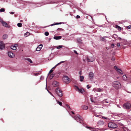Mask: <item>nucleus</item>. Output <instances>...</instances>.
Returning <instances> with one entry per match:
<instances>
[{
  "mask_svg": "<svg viewBox=\"0 0 131 131\" xmlns=\"http://www.w3.org/2000/svg\"><path fill=\"white\" fill-rule=\"evenodd\" d=\"M112 86L115 89L117 90L121 88V84L119 82L115 81L113 82Z\"/></svg>",
  "mask_w": 131,
  "mask_h": 131,
  "instance_id": "f257e3e1",
  "label": "nucleus"
},
{
  "mask_svg": "<svg viewBox=\"0 0 131 131\" xmlns=\"http://www.w3.org/2000/svg\"><path fill=\"white\" fill-rule=\"evenodd\" d=\"M72 116L78 122H79L80 123L83 122V120L82 118L79 114H77L76 116Z\"/></svg>",
  "mask_w": 131,
  "mask_h": 131,
  "instance_id": "f03ea898",
  "label": "nucleus"
},
{
  "mask_svg": "<svg viewBox=\"0 0 131 131\" xmlns=\"http://www.w3.org/2000/svg\"><path fill=\"white\" fill-rule=\"evenodd\" d=\"M55 92L59 96L61 97L62 96V91L60 88H57L55 90Z\"/></svg>",
  "mask_w": 131,
  "mask_h": 131,
  "instance_id": "7ed1b4c3",
  "label": "nucleus"
},
{
  "mask_svg": "<svg viewBox=\"0 0 131 131\" xmlns=\"http://www.w3.org/2000/svg\"><path fill=\"white\" fill-rule=\"evenodd\" d=\"M63 80L65 83L68 84L70 82V79L67 76H64L62 78Z\"/></svg>",
  "mask_w": 131,
  "mask_h": 131,
  "instance_id": "20e7f679",
  "label": "nucleus"
},
{
  "mask_svg": "<svg viewBox=\"0 0 131 131\" xmlns=\"http://www.w3.org/2000/svg\"><path fill=\"white\" fill-rule=\"evenodd\" d=\"M108 126L109 128L114 129L116 128L117 126L115 123L113 122H110L108 124Z\"/></svg>",
  "mask_w": 131,
  "mask_h": 131,
  "instance_id": "39448f33",
  "label": "nucleus"
},
{
  "mask_svg": "<svg viewBox=\"0 0 131 131\" xmlns=\"http://www.w3.org/2000/svg\"><path fill=\"white\" fill-rule=\"evenodd\" d=\"M130 104L129 103H125L123 105V107L126 109H129L130 107Z\"/></svg>",
  "mask_w": 131,
  "mask_h": 131,
  "instance_id": "423d86ee",
  "label": "nucleus"
},
{
  "mask_svg": "<svg viewBox=\"0 0 131 131\" xmlns=\"http://www.w3.org/2000/svg\"><path fill=\"white\" fill-rule=\"evenodd\" d=\"M87 61L89 62H91L95 60V59L92 57H88L87 58Z\"/></svg>",
  "mask_w": 131,
  "mask_h": 131,
  "instance_id": "0eeeda50",
  "label": "nucleus"
},
{
  "mask_svg": "<svg viewBox=\"0 0 131 131\" xmlns=\"http://www.w3.org/2000/svg\"><path fill=\"white\" fill-rule=\"evenodd\" d=\"M5 47V45L2 41H0V49H3Z\"/></svg>",
  "mask_w": 131,
  "mask_h": 131,
  "instance_id": "6e6552de",
  "label": "nucleus"
},
{
  "mask_svg": "<svg viewBox=\"0 0 131 131\" xmlns=\"http://www.w3.org/2000/svg\"><path fill=\"white\" fill-rule=\"evenodd\" d=\"M52 85L54 87H57L59 85V83L58 82L54 81H53Z\"/></svg>",
  "mask_w": 131,
  "mask_h": 131,
  "instance_id": "1a4fd4ad",
  "label": "nucleus"
},
{
  "mask_svg": "<svg viewBox=\"0 0 131 131\" xmlns=\"http://www.w3.org/2000/svg\"><path fill=\"white\" fill-rule=\"evenodd\" d=\"M8 55L9 57L11 58H13L14 57L15 55L11 52H8Z\"/></svg>",
  "mask_w": 131,
  "mask_h": 131,
  "instance_id": "9d476101",
  "label": "nucleus"
},
{
  "mask_svg": "<svg viewBox=\"0 0 131 131\" xmlns=\"http://www.w3.org/2000/svg\"><path fill=\"white\" fill-rule=\"evenodd\" d=\"M0 21L3 26L6 27H8V25L5 22L2 20H1Z\"/></svg>",
  "mask_w": 131,
  "mask_h": 131,
  "instance_id": "9b49d317",
  "label": "nucleus"
},
{
  "mask_svg": "<svg viewBox=\"0 0 131 131\" xmlns=\"http://www.w3.org/2000/svg\"><path fill=\"white\" fill-rule=\"evenodd\" d=\"M74 86L75 87L76 89H77L79 92L81 93H82L84 92V90L83 89H80L77 86Z\"/></svg>",
  "mask_w": 131,
  "mask_h": 131,
  "instance_id": "f8f14e48",
  "label": "nucleus"
},
{
  "mask_svg": "<svg viewBox=\"0 0 131 131\" xmlns=\"http://www.w3.org/2000/svg\"><path fill=\"white\" fill-rule=\"evenodd\" d=\"M43 46L42 44H40L39 45L38 47L36 48V51H40L41 49L42 48Z\"/></svg>",
  "mask_w": 131,
  "mask_h": 131,
  "instance_id": "ddd939ff",
  "label": "nucleus"
},
{
  "mask_svg": "<svg viewBox=\"0 0 131 131\" xmlns=\"http://www.w3.org/2000/svg\"><path fill=\"white\" fill-rule=\"evenodd\" d=\"M89 77L90 79H91L94 76V74L92 72H90L89 74Z\"/></svg>",
  "mask_w": 131,
  "mask_h": 131,
  "instance_id": "4468645a",
  "label": "nucleus"
},
{
  "mask_svg": "<svg viewBox=\"0 0 131 131\" xmlns=\"http://www.w3.org/2000/svg\"><path fill=\"white\" fill-rule=\"evenodd\" d=\"M62 38V37L60 36H55L53 37V39L56 40H59L61 39Z\"/></svg>",
  "mask_w": 131,
  "mask_h": 131,
  "instance_id": "2eb2a0df",
  "label": "nucleus"
},
{
  "mask_svg": "<svg viewBox=\"0 0 131 131\" xmlns=\"http://www.w3.org/2000/svg\"><path fill=\"white\" fill-rule=\"evenodd\" d=\"M64 61H61V62H60V63H58L54 67H53L52 68V69H55L56 67L58 66V65L60 64L61 63H64Z\"/></svg>",
  "mask_w": 131,
  "mask_h": 131,
  "instance_id": "dca6fc26",
  "label": "nucleus"
},
{
  "mask_svg": "<svg viewBox=\"0 0 131 131\" xmlns=\"http://www.w3.org/2000/svg\"><path fill=\"white\" fill-rule=\"evenodd\" d=\"M13 50H15L17 49L16 46H12L10 47Z\"/></svg>",
  "mask_w": 131,
  "mask_h": 131,
  "instance_id": "f3484780",
  "label": "nucleus"
},
{
  "mask_svg": "<svg viewBox=\"0 0 131 131\" xmlns=\"http://www.w3.org/2000/svg\"><path fill=\"white\" fill-rule=\"evenodd\" d=\"M24 59H25L26 60H27L29 62H30L31 63H32V60H31V59L29 58H25Z\"/></svg>",
  "mask_w": 131,
  "mask_h": 131,
  "instance_id": "a211bd4d",
  "label": "nucleus"
},
{
  "mask_svg": "<svg viewBox=\"0 0 131 131\" xmlns=\"http://www.w3.org/2000/svg\"><path fill=\"white\" fill-rule=\"evenodd\" d=\"M82 108L83 110H86L88 109V107L86 106L83 105L82 106Z\"/></svg>",
  "mask_w": 131,
  "mask_h": 131,
  "instance_id": "6ab92c4d",
  "label": "nucleus"
},
{
  "mask_svg": "<svg viewBox=\"0 0 131 131\" xmlns=\"http://www.w3.org/2000/svg\"><path fill=\"white\" fill-rule=\"evenodd\" d=\"M77 40L78 43H82V40L80 38H78L77 39Z\"/></svg>",
  "mask_w": 131,
  "mask_h": 131,
  "instance_id": "aec40b11",
  "label": "nucleus"
},
{
  "mask_svg": "<svg viewBox=\"0 0 131 131\" xmlns=\"http://www.w3.org/2000/svg\"><path fill=\"white\" fill-rule=\"evenodd\" d=\"M123 78L124 80L126 81L127 80V77L126 75H124L123 76Z\"/></svg>",
  "mask_w": 131,
  "mask_h": 131,
  "instance_id": "412c9836",
  "label": "nucleus"
},
{
  "mask_svg": "<svg viewBox=\"0 0 131 131\" xmlns=\"http://www.w3.org/2000/svg\"><path fill=\"white\" fill-rule=\"evenodd\" d=\"M116 28H117L119 30H121V28L119 26L116 25Z\"/></svg>",
  "mask_w": 131,
  "mask_h": 131,
  "instance_id": "4be33fe9",
  "label": "nucleus"
},
{
  "mask_svg": "<svg viewBox=\"0 0 131 131\" xmlns=\"http://www.w3.org/2000/svg\"><path fill=\"white\" fill-rule=\"evenodd\" d=\"M80 81H82L84 79V77L83 76H80Z\"/></svg>",
  "mask_w": 131,
  "mask_h": 131,
  "instance_id": "5701e85b",
  "label": "nucleus"
},
{
  "mask_svg": "<svg viewBox=\"0 0 131 131\" xmlns=\"http://www.w3.org/2000/svg\"><path fill=\"white\" fill-rule=\"evenodd\" d=\"M54 73H53L50 76V78L52 79L54 76Z\"/></svg>",
  "mask_w": 131,
  "mask_h": 131,
  "instance_id": "b1692460",
  "label": "nucleus"
},
{
  "mask_svg": "<svg viewBox=\"0 0 131 131\" xmlns=\"http://www.w3.org/2000/svg\"><path fill=\"white\" fill-rule=\"evenodd\" d=\"M3 39H6L7 37V35H3Z\"/></svg>",
  "mask_w": 131,
  "mask_h": 131,
  "instance_id": "393cba45",
  "label": "nucleus"
},
{
  "mask_svg": "<svg viewBox=\"0 0 131 131\" xmlns=\"http://www.w3.org/2000/svg\"><path fill=\"white\" fill-rule=\"evenodd\" d=\"M30 35L29 33L28 32H27L25 33L24 34L25 36V37H27V36H29Z\"/></svg>",
  "mask_w": 131,
  "mask_h": 131,
  "instance_id": "a878e982",
  "label": "nucleus"
},
{
  "mask_svg": "<svg viewBox=\"0 0 131 131\" xmlns=\"http://www.w3.org/2000/svg\"><path fill=\"white\" fill-rule=\"evenodd\" d=\"M17 25L18 27H21L22 26V24L20 23H19L17 24Z\"/></svg>",
  "mask_w": 131,
  "mask_h": 131,
  "instance_id": "bb28decb",
  "label": "nucleus"
},
{
  "mask_svg": "<svg viewBox=\"0 0 131 131\" xmlns=\"http://www.w3.org/2000/svg\"><path fill=\"white\" fill-rule=\"evenodd\" d=\"M63 46L61 45L58 46L56 48L57 49H60L61 48H62Z\"/></svg>",
  "mask_w": 131,
  "mask_h": 131,
  "instance_id": "cd10ccee",
  "label": "nucleus"
},
{
  "mask_svg": "<svg viewBox=\"0 0 131 131\" xmlns=\"http://www.w3.org/2000/svg\"><path fill=\"white\" fill-rule=\"evenodd\" d=\"M117 71L120 74L122 73V70L120 69H118Z\"/></svg>",
  "mask_w": 131,
  "mask_h": 131,
  "instance_id": "c85d7f7f",
  "label": "nucleus"
},
{
  "mask_svg": "<svg viewBox=\"0 0 131 131\" xmlns=\"http://www.w3.org/2000/svg\"><path fill=\"white\" fill-rule=\"evenodd\" d=\"M53 69H52L49 72L48 74H50L51 73H52L53 72Z\"/></svg>",
  "mask_w": 131,
  "mask_h": 131,
  "instance_id": "c756f323",
  "label": "nucleus"
},
{
  "mask_svg": "<svg viewBox=\"0 0 131 131\" xmlns=\"http://www.w3.org/2000/svg\"><path fill=\"white\" fill-rule=\"evenodd\" d=\"M5 11V9L4 8H2L0 9V12H2Z\"/></svg>",
  "mask_w": 131,
  "mask_h": 131,
  "instance_id": "7c9ffc66",
  "label": "nucleus"
},
{
  "mask_svg": "<svg viewBox=\"0 0 131 131\" xmlns=\"http://www.w3.org/2000/svg\"><path fill=\"white\" fill-rule=\"evenodd\" d=\"M45 35L46 36H48L49 35V33L47 31L45 33Z\"/></svg>",
  "mask_w": 131,
  "mask_h": 131,
  "instance_id": "2f4dec72",
  "label": "nucleus"
},
{
  "mask_svg": "<svg viewBox=\"0 0 131 131\" xmlns=\"http://www.w3.org/2000/svg\"><path fill=\"white\" fill-rule=\"evenodd\" d=\"M57 102L58 103L60 106H61L62 105V103L61 102H60L59 101H57Z\"/></svg>",
  "mask_w": 131,
  "mask_h": 131,
  "instance_id": "473e14b6",
  "label": "nucleus"
},
{
  "mask_svg": "<svg viewBox=\"0 0 131 131\" xmlns=\"http://www.w3.org/2000/svg\"><path fill=\"white\" fill-rule=\"evenodd\" d=\"M102 91V90L101 89L99 88V89H97V91H99V92H101Z\"/></svg>",
  "mask_w": 131,
  "mask_h": 131,
  "instance_id": "72a5a7b5",
  "label": "nucleus"
},
{
  "mask_svg": "<svg viewBox=\"0 0 131 131\" xmlns=\"http://www.w3.org/2000/svg\"><path fill=\"white\" fill-rule=\"evenodd\" d=\"M57 30L59 31H62L63 30V29L61 28H59Z\"/></svg>",
  "mask_w": 131,
  "mask_h": 131,
  "instance_id": "f704fd0d",
  "label": "nucleus"
},
{
  "mask_svg": "<svg viewBox=\"0 0 131 131\" xmlns=\"http://www.w3.org/2000/svg\"><path fill=\"white\" fill-rule=\"evenodd\" d=\"M126 27L128 29H131V25L129 26H127Z\"/></svg>",
  "mask_w": 131,
  "mask_h": 131,
  "instance_id": "c9c22d12",
  "label": "nucleus"
},
{
  "mask_svg": "<svg viewBox=\"0 0 131 131\" xmlns=\"http://www.w3.org/2000/svg\"><path fill=\"white\" fill-rule=\"evenodd\" d=\"M40 74V73H34V74L36 76H37L38 75H39V74Z\"/></svg>",
  "mask_w": 131,
  "mask_h": 131,
  "instance_id": "e433bc0d",
  "label": "nucleus"
},
{
  "mask_svg": "<svg viewBox=\"0 0 131 131\" xmlns=\"http://www.w3.org/2000/svg\"><path fill=\"white\" fill-rule=\"evenodd\" d=\"M114 68L116 70V71H117V69H119L118 68H117V66H115L114 67Z\"/></svg>",
  "mask_w": 131,
  "mask_h": 131,
  "instance_id": "4c0bfd02",
  "label": "nucleus"
},
{
  "mask_svg": "<svg viewBox=\"0 0 131 131\" xmlns=\"http://www.w3.org/2000/svg\"><path fill=\"white\" fill-rule=\"evenodd\" d=\"M94 115L96 117H100V116H101V115H96V114H95Z\"/></svg>",
  "mask_w": 131,
  "mask_h": 131,
  "instance_id": "58836bf2",
  "label": "nucleus"
},
{
  "mask_svg": "<svg viewBox=\"0 0 131 131\" xmlns=\"http://www.w3.org/2000/svg\"><path fill=\"white\" fill-rule=\"evenodd\" d=\"M86 127L87 128H88V129H93V128L92 127H88V126H86Z\"/></svg>",
  "mask_w": 131,
  "mask_h": 131,
  "instance_id": "ea45409f",
  "label": "nucleus"
},
{
  "mask_svg": "<svg viewBox=\"0 0 131 131\" xmlns=\"http://www.w3.org/2000/svg\"><path fill=\"white\" fill-rule=\"evenodd\" d=\"M111 60L113 61H114L115 60V58L114 57H112L111 58Z\"/></svg>",
  "mask_w": 131,
  "mask_h": 131,
  "instance_id": "a19ab883",
  "label": "nucleus"
},
{
  "mask_svg": "<svg viewBox=\"0 0 131 131\" xmlns=\"http://www.w3.org/2000/svg\"><path fill=\"white\" fill-rule=\"evenodd\" d=\"M120 43H118L117 44V46L118 47H119L120 46Z\"/></svg>",
  "mask_w": 131,
  "mask_h": 131,
  "instance_id": "79ce46f5",
  "label": "nucleus"
},
{
  "mask_svg": "<svg viewBox=\"0 0 131 131\" xmlns=\"http://www.w3.org/2000/svg\"><path fill=\"white\" fill-rule=\"evenodd\" d=\"M76 18L77 19L79 18H80V17L79 16L77 15V16Z\"/></svg>",
  "mask_w": 131,
  "mask_h": 131,
  "instance_id": "37998d69",
  "label": "nucleus"
},
{
  "mask_svg": "<svg viewBox=\"0 0 131 131\" xmlns=\"http://www.w3.org/2000/svg\"><path fill=\"white\" fill-rule=\"evenodd\" d=\"M61 23H61V22H60V23H56V25H57L61 24Z\"/></svg>",
  "mask_w": 131,
  "mask_h": 131,
  "instance_id": "c03bdc74",
  "label": "nucleus"
},
{
  "mask_svg": "<svg viewBox=\"0 0 131 131\" xmlns=\"http://www.w3.org/2000/svg\"><path fill=\"white\" fill-rule=\"evenodd\" d=\"M73 51L74 53H75L76 54H78L77 52V51L76 50H74Z\"/></svg>",
  "mask_w": 131,
  "mask_h": 131,
  "instance_id": "a18cd8bd",
  "label": "nucleus"
},
{
  "mask_svg": "<svg viewBox=\"0 0 131 131\" xmlns=\"http://www.w3.org/2000/svg\"><path fill=\"white\" fill-rule=\"evenodd\" d=\"M66 106H67V107L68 108H69L70 109H71V108H70V107L69 105H68V104H66Z\"/></svg>",
  "mask_w": 131,
  "mask_h": 131,
  "instance_id": "49530a36",
  "label": "nucleus"
},
{
  "mask_svg": "<svg viewBox=\"0 0 131 131\" xmlns=\"http://www.w3.org/2000/svg\"><path fill=\"white\" fill-rule=\"evenodd\" d=\"M104 101L106 103H108V102L107 101V100H105Z\"/></svg>",
  "mask_w": 131,
  "mask_h": 131,
  "instance_id": "de8ad7c7",
  "label": "nucleus"
},
{
  "mask_svg": "<svg viewBox=\"0 0 131 131\" xmlns=\"http://www.w3.org/2000/svg\"><path fill=\"white\" fill-rule=\"evenodd\" d=\"M9 13L10 14H14V12H10Z\"/></svg>",
  "mask_w": 131,
  "mask_h": 131,
  "instance_id": "09e8293b",
  "label": "nucleus"
},
{
  "mask_svg": "<svg viewBox=\"0 0 131 131\" xmlns=\"http://www.w3.org/2000/svg\"><path fill=\"white\" fill-rule=\"evenodd\" d=\"M89 85H87V88L88 89H89L90 88V86H88Z\"/></svg>",
  "mask_w": 131,
  "mask_h": 131,
  "instance_id": "8fccbe9b",
  "label": "nucleus"
},
{
  "mask_svg": "<svg viewBox=\"0 0 131 131\" xmlns=\"http://www.w3.org/2000/svg\"><path fill=\"white\" fill-rule=\"evenodd\" d=\"M91 100L92 102H94V101H93V99L92 98H91Z\"/></svg>",
  "mask_w": 131,
  "mask_h": 131,
  "instance_id": "3c124183",
  "label": "nucleus"
},
{
  "mask_svg": "<svg viewBox=\"0 0 131 131\" xmlns=\"http://www.w3.org/2000/svg\"><path fill=\"white\" fill-rule=\"evenodd\" d=\"M56 25V23L55 24H51V26H52L54 25Z\"/></svg>",
  "mask_w": 131,
  "mask_h": 131,
  "instance_id": "603ef678",
  "label": "nucleus"
},
{
  "mask_svg": "<svg viewBox=\"0 0 131 131\" xmlns=\"http://www.w3.org/2000/svg\"><path fill=\"white\" fill-rule=\"evenodd\" d=\"M43 77H41V78H40V79H43Z\"/></svg>",
  "mask_w": 131,
  "mask_h": 131,
  "instance_id": "864d4df0",
  "label": "nucleus"
},
{
  "mask_svg": "<svg viewBox=\"0 0 131 131\" xmlns=\"http://www.w3.org/2000/svg\"><path fill=\"white\" fill-rule=\"evenodd\" d=\"M71 113H72V114H74V112H73V111H71Z\"/></svg>",
  "mask_w": 131,
  "mask_h": 131,
  "instance_id": "5fc2aeb1",
  "label": "nucleus"
},
{
  "mask_svg": "<svg viewBox=\"0 0 131 131\" xmlns=\"http://www.w3.org/2000/svg\"><path fill=\"white\" fill-rule=\"evenodd\" d=\"M118 39L119 40H121V39H122L120 37H119L118 38Z\"/></svg>",
  "mask_w": 131,
  "mask_h": 131,
  "instance_id": "6e6d98bb",
  "label": "nucleus"
},
{
  "mask_svg": "<svg viewBox=\"0 0 131 131\" xmlns=\"http://www.w3.org/2000/svg\"><path fill=\"white\" fill-rule=\"evenodd\" d=\"M111 46H114V44H112V45H111Z\"/></svg>",
  "mask_w": 131,
  "mask_h": 131,
  "instance_id": "4d7b16f0",
  "label": "nucleus"
},
{
  "mask_svg": "<svg viewBox=\"0 0 131 131\" xmlns=\"http://www.w3.org/2000/svg\"><path fill=\"white\" fill-rule=\"evenodd\" d=\"M49 93H50L51 94V95H52V96H53V95H52V94H51V92H50Z\"/></svg>",
  "mask_w": 131,
  "mask_h": 131,
  "instance_id": "13d9d810",
  "label": "nucleus"
},
{
  "mask_svg": "<svg viewBox=\"0 0 131 131\" xmlns=\"http://www.w3.org/2000/svg\"><path fill=\"white\" fill-rule=\"evenodd\" d=\"M79 73L80 74V75H81V74H80L81 72H79Z\"/></svg>",
  "mask_w": 131,
  "mask_h": 131,
  "instance_id": "bf43d9fd",
  "label": "nucleus"
}]
</instances>
